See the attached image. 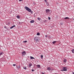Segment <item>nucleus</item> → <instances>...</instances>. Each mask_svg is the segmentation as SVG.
Returning a JSON list of instances; mask_svg holds the SVG:
<instances>
[{
	"label": "nucleus",
	"mask_w": 74,
	"mask_h": 74,
	"mask_svg": "<svg viewBox=\"0 0 74 74\" xmlns=\"http://www.w3.org/2000/svg\"><path fill=\"white\" fill-rule=\"evenodd\" d=\"M25 9L26 10L28 11V12H30L31 11V9L29 8H28L27 7L25 6Z\"/></svg>",
	"instance_id": "1"
},
{
	"label": "nucleus",
	"mask_w": 74,
	"mask_h": 74,
	"mask_svg": "<svg viewBox=\"0 0 74 74\" xmlns=\"http://www.w3.org/2000/svg\"><path fill=\"white\" fill-rule=\"evenodd\" d=\"M34 40L36 42H39V40H38V37H35L34 38Z\"/></svg>",
	"instance_id": "2"
},
{
	"label": "nucleus",
	"mask_w": 74,
	"mask_h": 74,
	"mask_svg": "<svg viewBox=\"0 0 74 74\" xmlns=\"http://www.w3.org/2000/svg\"><path fill=\"white\" fill-rule=\"evenodd\" d=\"M62 70H61V71H67V67H63L62 68Z\"/></svg>",
	"instance_id": "3"
},
{
	"label": "nucleus",
	"mask_w": 74,
	"mask_h": 74,
	"mask_svg": "<svg viewBox=\"0 0 74 74\" xmlns=\"http://www.w3.org/2000/svg\"><path fill=\"white\" fill-rule=\"evenodd\" d=\"M45 12L46 14H48L50 12V10L49 9H46L45 10Z\"/></svg>",
	"instance_id": "4"
},
{
	"label": "nucleus",
	"mask_w": 74,
	"mask_h": 74,
	"mask_svg": "<svg viewBox=\"0 0 74 74\" xmlns=\"http://www.w3.org/2000/svg\"><path fill=\"white\" fill-rule=\"evenodd\" d=\"M26 52L25 51H23V52H22V56H24L26 55Z\"/></svg>",
	"instance_id": "5"
},
{
	"label": "nucleus",
	"mask_w": 74,
	"mask_h": 74,
	"mask_svg": "<svg viewBox=\"0 0 74 74\" xmlns=\"http://www.w3.org/2000/svg\"><path fill=\"white\" fill-rule=\"evenodd\" d=\"M47 70H49V71L51 70V67H47Z\"/></svg>",
	"instance_id": "6"
},
{
	"label": "nucleus",
	"mask_w": 74,
	"mask_h": 74,
	"mask_svg": "<svg viewBox=\"0 0 74 74\" xmlns=\"http://www.w3.org/2000/svg\"><path fill=\"white\" fill-rule=\"evenodd\" d=\"M28 66H29V67H30L32 66V64L31 63H29L28 64Z\"/></svg>",
	"instance_id": "7"
},
{
	"label": "nucleus",
	"mask_w": 74,
	"mask_h": 74,
	"mask_svg": "<svg viewBox=\"0 0 74 74\" xmlns=\"http://www.w3.org/2000/svg\"><path fill=\"white\" fill-rule=\"evenodd\" d=\"M34 20H32L30 21V23H34Z\"/></svg>",
	"instance_id": "8"
},
{
	"label": "nucleus",
	"mask_w": 74,
	"mask_h": 74,
	"mask_svg": "<svg viewBox=\"0 0 74 74\" xmlns=\"http://www.w3.org/2000/svg\"><path fill=\"white\" fill-rule=\"evenodd\" d=\"M31 59H35V58L32 56H30Z\"/></svg>",
	"instance_id": "9"
},
{
	"label": "nucleus",
	"mask_w": 74,
	"mask_h": 74,
	"mask_svg": "<svg viewBox=\"0 0 74 74\" xmlns=\"http://www.w3.org/2000/svg\"><path fill=\"white\" fill-rule=\"evenodd\" d=\"M36 66H37L38 68H40L41 67L40 65H37Z\"/></svg>",
	"instance_id": "10"
},
{
	"label": "nucleus",
	"mask_w": 74,
	"mask_h": 74,
	"mask_svg": "<svg viewBox=\"0 0 74 74\" xmlns=\"http://www.w3.org/2000/svg\"><path fill=\"white\" fill-rule=\"evenodd\" d=\"M63 62L65 63L67 62V60L66 59H64L63 60Z\"/></svg>",
	"instance_id": "11"
},
{
	"label": "nucleus",
	"mask_w": 74,
	"mask_h": 74,
	"mask_svg": "<svg viewBox=\"0 0 74 74\" xmlns=\"http://www.w3.org/2000/svg\"><path fill=\"white\" fill-rule=\"evenodd\" d=\"M21 68V66H20V65H18L17 66V68L18 69H19Z\"/></svg>",
	"instance_id": "12"
},
{
	"label": "nucleus",
	"mask_w": 74,
	"mask_h": 74,
	"mask_svg": "<svg viewBox=\"0 0 74 74\" xmlns=\"http://www.w3.org/2000/svg\"><path fill=\"white\" fill-rule=\"evenodd\" d=\"M16 17L18 18V19H20V16L18 15H17L16 16Z\"/></svg>",
	"instance_id": "13"
},
{
	"label": "nucleus",
	"mask_w": 74,
	"mask_h": 74,
	"mask_svg": "<svg viewBox=\"0 0 74 74\" xmlns=\"http://www.w3.org/2000/svg\"><path fill=\"white\" fill-rule=\"evenodd\" d=\"M64 19H69V18L68 17H66L64 18Z\"/></svg>",
	"instance_id": "14"
},
{
	"label": "nucleus",
	"mask_w": 74,
	"mask_h": 74,
	"mask_svg": "<svg viewBox=\"0 0 74 74\" xmlns=\"http://www.w3.org/2000/svg\"><path fill=\"white\" fill-rule=\"evenodd\" d=\"M71 51L72 52V53H74V49H73L72 50H71Z\"/></svg>",
	"instance_id": "15"
},
{
	"label": "nucleus",
	"mask_w": 74,
	"mask_h": 74,
	"mask_svg": "<svg viewBox=\"0 0 74 74\" xmlns=\"http://www.w3.org/2000/svg\"><path fill=\"white\" fill-rule=\"evenodd\" d=\"M40 33L38 32L36 34V35H37V36H40Z\"/></svg>",
	"instance_id": "16"
},
{
	"label": "nucleus",
	"mask_w": 74,
	"mask_h": 74,
	"mask_svg": "<svg viewBox=\"0 0 74 74\" xmlns=\"http://www.w3.org/2000/svg\"><path fill=\"white\" fill-rule=\"evenodd\" d=\"M56 42V41H54L52 43L53 44H55Z\"/></svg>",
	"instance_id": "17"
},
{
	"label": "nucleus",
	"mask_w": 74,
	"mask_h": 74,
	"mask_svg": "<svg viewBox=\"0 0 74 74\" xmlns=\"http://www.w3.org/2000/svg\"><path fill=\"white\" fill-rule=\"evenodd\" d=\"M15 27V25H14L12 26L10 28H13V27Z\"/></svg>",
	"instance_id": "18"
},
{
	"label": "nucleus",
	"mask_w": 74,
	"mask_h": 74,
	"mask_svg": "<svg viewBox=\"0 0 74 74\" xmlns=\"http://www.w3.org/2000/svg\"><path fill=\"white\" fill-rule=\"evenodd\" d=\"M23 68L25 69V70H26V69H27V68H26L25 66H24V67H23Z\"/></svg>",
	"instance_id": "19"
},
{
	"label": "nucleus",
	"mask_w": 74,
	"mask_h": 74,
	"mask_svg": "<svg viewBox=\"0 0 74 74\" xmlns=\"http://www.w3.org/2000/svg\"><path fill=\"white\" fill-rule=\"evenodd\" d=\"M3 55V52L1 53H0V56H1Z\"/></svg>",
	"instance_id": "20"
},
{
	"label": "nucleus",
	"mask_w": 74,
	"mask_h": 74,
	"mask_svg": "<svg viewBox=\"0 0 74 74\" xmlns=\"http://www.w3.org/2000/svg\"><path fill=\"white\" fill-rule=\"evenodd\" d=\"M37 19H38V20H40L41 19V18H39V17H38L37 18Z\"/></svg>",
	"instance_id": "21"
},
{
	"label": "nucleus",
	"mask_w": 74,
	"mask_h": 74,
	"mask_svg": "<svg viewBox=\"0 0 74 74\" xmlns=\"http://www.w3.org/2000/svg\"><path fill=\"white\" fill-rule=\"evenodd\" d=\"M27 42V41L26 40H25V41H24L23 42H24V43H25V42Z\"/></svg>",
	"instance_id": "22"
},
{
	"label": "nucleus",
	"mask_w": 74,
	"mask_h": 74,
	"mask_svg": "<svg viewBox=\"0 0 74 74\" xmlns=\"http://www.w3.org/2000/svg\"><path fill=\"white\" fill-rule=\"evenodd\" d=\"M19 24H20V25H21V24H22V23H23V22H19Z\"/></svg>",
	"instance_id": "23"
},
{
	"label": "nucleus",
	"mask_w": 74,
	"mask_h": 74,
	"mask_svg": "<svg viewBox=\"0 0 74 74\" xmlns=\"http://www.w3.org/2000/svg\"><path fill=\"white\" fill-rule=\"evenodd\" d=\"M46 3L47 5H48L49 4H48V3L47 2H46Z\"/></svg>",
	"instance_id": "24"
},
{
	"label": "nucleus",
	"mask_w": 74,
	"mask_h": 74,
	"mask_svg": "<svg viewBox=\"0 0 74 74\" xmlns=\"http://www.w3.org/2000/svg\"><path fill=\"white\" fill-rule=\"evenodd\" d=\"M41 58H43V55H42L41 56Z\"/></svg>",
	"instance_id": "25"
},
{
	"label": "nucleus",
	"mask_w": 74,
	"mask_h": 74,
	"mask_svg": "<svg viewBox=\"0 0 74 74\" xmlns=\"http://www.w3.org/2000/svg\"><path fill=\"white\" fill-rule=\"evenodd\" d=\"M47 20H44V22L45 23V22H47Z\"/></svg>",
	"instance_id": "26"
},
{
	"label": "nucleus",
	"mask_w": 74,
	"mask_h": 74,
	"mask_svg": "<svg viewBox=\"0 0 74 74\" xmlns=\"http://www.w3.org/2000/svg\"><path fill=\"white\" fill-rule=\"evenodd\" d=\"M60 25H63V23H61Z\"/></svg>",
	"instance_id": "27"
},
{
	"label": "nucleus",
	"mask_w": 74,
	"mask_h": 74,
	"mask_svg": "<svg viewBox=\"0 0 74 74\" xmlns=\"http://www.w3.org/2000/svg\"><path fill=\"white\" fill-rule=\"evenodd\" d=\"M48 19L49 20H50V19H51V18H50V17H48Z\"/></svg>",
	"instance_id": "28"
},
{
	"label": "nucleus",
	"mask_w": 74,
	"mask_h": 74,
	"mask_svg": "<svg viewBox=\"0 0 74 74\" xmlns=\"http://www.w3.org/2000/svg\"><path fill=\"white\" fill-rule=\"evenodd\" d=\"M31 14H33V11H32V10H31Z\"/></svg>",
	"instance_id": "29"
},
{
	"label": "nucleus",
	"mask_w": 74,
	"mask_h": 74,
	"mask_svg": "<svg viewBox=\"0 0 74 74\" xmlns=\"http://www.w3.org/2000/svg\"><path fill=\"white\" fill-rule=\"evenodd\" d=\"M13 66H16V64H13Z\"/></svg>",
	"instance_id": "30"
},
{
	"label": "nucleus",
	"mask_w": 74,
	"mask_h": 74,
	"mask_svg": "<svg viewBox=\"0 0 74 74\" xmlns=\"http://www.w3.org/2000/svg\"><path fill=\"white\" fill-rule=\"evenodd\" d=\"M51 71H53V70H54V69H51Z\"/></svg>",
	"instance_id": "31"
},
{
	"label": "nucleus",
	"mask_w": 74,
	"mask_h": 74,
	"mask_svg": "<svg viewBox=\"0 0 74 74\" xmlns=\"http://www.w3.org/2000/svg\"><path fill=\"white\" fill-rule=\"evenodd\" d=\"M45 37L47 38V37H48V36L47 35H45Z\"/></svg>",
	"instance_id": "32"
},
{
	"label": "nucleus",
	"mask_w": 74,
	"mask_h": 74,
	"mask_svg": "<svg viewBox=\"0 0 74 74\" xmlns=\"http://www.w3.org/2000/svg\"><path fill=\"white\" fill-rule=\"evenodd\" d=\"M45 3H46V2H47V0H45Z\"/></svg>",
	"instance_id": "33"
},
{
	"label": "nucleus",
	"mask_w": 74,
	"mask_h": 74,
	"mask_svg": "<svg viewBox=\"0 0 74 74\" xmlns=\"http://www.w3.org/2000/svg\"><path fill=\"white\" fill-rule=\"evenodd\" d=\"M41 74H45V73L43 72H42Z\"/></svg>",
	"instance_id": "34"
},
{
	"label": "nucleus",
	"mask_w": 74,
	"mask_h": 74,
	"mask_svg": "<svg viewBox=\"0 0 74 74\" xmlns=\"http://www.w3.org/2000/svg\"><path fill=\"white\" fill-rule=\"evenodd\" d=\"M32 71H34V69H32Z\"/></svg>",
	"instance_id": "35"
},
{
	"label": "nucleus",
	"mask_w": 74,
	"mask_h": 74,
	"mask_svg": "<svg viewBox=\"0 0 74 74\" xmlns=\"http://www.w3.org/2000/svg\"><path fill=\"white\" fill-rule=\"evenodd\" d=\"M19 1H22V0H19Z\"/></svg>",
	"instance_id": "36"
},
{
	"label": "nucleus",
	"mask_w": 74,
	"mask_h": 74,
	"mask_svg": "<svg viewBox=\"0 0 74 74\" xmlns=\"http://www.w3.org/2000/svg\"><path fill=\"white\" fill-rule=\"evenodd\" d=\"M34 17H36V16H35V15H34Z\"/></svg>",
	"instance_id": "37"
},
{
	"label": "nucleus",
	"mask_w": 74,
	"mask_h": 74,
	"mask_svg": "<svg viewBox=\"0 0 74 74\" xmlns=\"http://www.w3.org/2000/svg\"><path fill=\"white\" fill-rule=\"evenodd\" d=\"M73 74H74V72H73Z\"/></svg>",
	"instance_id": "38"
},
{
	"label": "nucleus",
	"mask_w": 74,
	"mask_h": 74,
	"mask_svg": "<svg viewBox=\"0 0 74 74\" xmlns=\"http://www.w3.org/2000/svg\"><path fill=\"white\" fill-rule=\"evenodd\" d=\"M10 29H12V28H10Z\"/></svg>",
	"instance_id": "39"
}]
</instances>
